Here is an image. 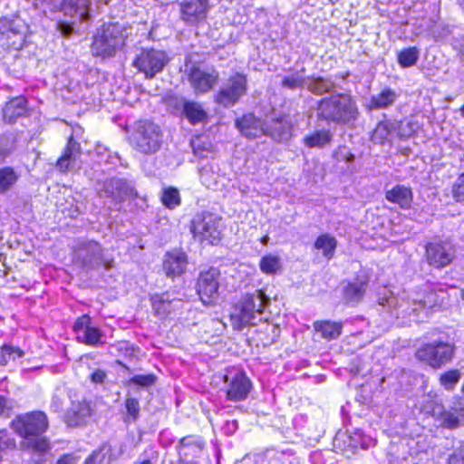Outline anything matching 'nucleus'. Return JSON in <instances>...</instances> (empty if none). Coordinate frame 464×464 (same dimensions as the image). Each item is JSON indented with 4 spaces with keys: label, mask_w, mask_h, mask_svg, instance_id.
I'll return each mask as SVG.
<instances>
[{
    "label": "nucleus",
    "mask_w": 464,
    "mask_h": 464,
    "mask_svg": "<svg viewBox=\"0 0 464 464\" xmlns=\"http://www.w3.org/2000/svg\"><path fill=\"white\" fill-rule=\"evenodd\" d=\"M12 425L15 432L25 439L24 448L37 453H44L50 449L46 439L40 437L48 428L44 412L33 411L20 415L13 420Z\"/></svg>",
    "instance_id": "obj_1"
},
{
    "label": "nucleus",
    "mask_w": 464,
    "mask_h": 464,
    "mask_svg": "<svg viewBox=\"0 0 464 464\" xmlns=\"http://www.w3.org/2000/svg\"><path fill=\"white\" fill-rule=\"evenodd\" d=\"M132 34V27L121 23H108L102 24L93 36L91 52L93 56L102 59L116 55L126 44Z\"/></svg>",
    "instance_id": "obj_2"
},
{
    "label": "nucleus",
    "mask_w": 464,
    "mask_h": 464,
    "mask_svg": "<svg viewBox=\"0 0 464 464\" xmlns=\"http://www.w3.org/2000/svg\"><path fill=\"white\" fill-rule=\"evenodd\" d=\"M269 304V298L262 290L246 295L230 312V322L235 330L240 331L250 324H256L261 320V315Z\"/></svg>",
    "instance_id": "obj_3"
},
{
    "label": "nucleus",
    "mask_w": 464,
    "mask_h": 464,
    "mask_svg": "<svg viewBox=\"0 0 464 464\" xmlns=\"http://www.w3.org/2000/svg\"><path fill=\"white\" fill-rule=\"evenodd\" d=\"M317 114L328 121L346 123L356 119L358 109L351 95L336 93L320 101Z\"/></svg>",
    "instance_id": "obj_4"
},
{
    "label": "nucleus",
    "mask_w": 464,
    "mask_h": 464,
    "mask_svg": "<svg viewBox=\"0 0 464 464\" xmlns=\"http://www.w3.org/2000/svg\"><path fill=\"white\" fill-rule=\"evenodd\" d=\"M223 228L222 218L209 212L197 214L189 226L196 241L211 246H216L221 241Z\"/></svg>",
    "instance_id": "obj_5"
},
{
    "label": "nucleus",
    "mask_w": 464,
    "mask_h": 464,
    "mask_svg": "<svg viewBox=\"0 0 464 464\" xmlns=\"http://www.w3.org/2000/svg\"><path fill=\"white\" fill-rule=\"evenodd\" d=\"M90 0H63L57 8L63 16L56 18V29L62 36L69 37L74 26L89 18Z\"/></svg>",
    "instance_id": "obj_6"
},
{
    "label": "nucleus",
    "mask_w": 464,
    "mask_h": 464,
    "mask_svg": "<svg viewBox=\"0 0 464 464\" xmlns=\"http://www.w3.org/2000/svg\"><path fill=\"white\" fill-rule=\"evenodd\" d=\"M236 127L241 134L247 139L258 138L264 134H268L276 140H284L290 136V125L282 121L274 122L273 129L269 130L264 127L260 119L248 113L236 121Z\"/></svg>",
    "instance_id": "obj_7"
},
{
    "label": "nucleus",
    "mask_w": 464,
    "mask_h": 464,
    "mask_svg": "<svg viewBox=\"0 0 464 464\" xmlns=\"http://www.w3.org/2000/svg\"><path fill=\"white\" fill-rule=\"evenodd\" d=\"M455 345L449 342L433 341L421 345L415 353L418 361L438 370L450 363L455 356Z\"/></svg>",
    "instance_id": "obj_8"
},
{
    "label": "nucleus",
    "mask_w": 464,
    "mask_h": 464,
    "mask_svg": "<svg viewBox=\"0 0 464 464\" xmlns=\"http://www.w3.org/2000/svg\"><path fill=\"white\" fill-rule=\"evenodd\" d=\"M130 145L138 151L150 154L156 152L161 143L160 128L148 121L136 123L135 130L130 137Z\"/></svg>",
    "instance_id": "obj_9"
},
{
    "label": "nucleus",
    "mask_w": 464,
    "mask_h": 464,
    "mask_svg": "<svg viewBox=\"0 0 464 464\" xmlns=\"http://www.w3.org/2000/svg\"><path fill=\"white\" fill-rule=\"evenodd\" d=\"M169 58L166 52L154 48L141 49L132 62V66L148 79L153 78L168 64Z\"/></svg>",
    "instance_id": "obj_10"
},
{
    "label": "nucleus",
    "mask_w": 464,
    "mask_h": 464,
    "mask_svg": "<svg viewBox=\"0 0 464 464\" xmlns=\"http://www.w3.org/2000/svg\"><path fill=\"white\" fill-rule=\"evenodd\" d=\"M247 92L246 76L237 72L231 75L215 95V102L224 108L237 104Z\"/></svg>",
    "instance_id": "obj_11"
},
{
    "label": "nucleus",
    "mask_w": 464,
    "mask_h": 464,
    "mask_svg": "<svg viewBox=\"0 0 464 464\" xmlns=\"http://www.w3.org/2000/svg\"><path fill=\"white\" fill-rule=\"evenodd\" d=\"M219 276L218 269L209 268L201 272L198 276L197 292L200 301L206 305L214 304L218 298Z\"/></svg>",
    "instance_id": "obj_12"
},
{
    "label": "nucleus",
    "mask_w": 464,
    "mask_h": 464,
    "mask_svg": "<svg viewBox=\"0 0 464 464\" xmlns=\"http://www.w3.org/2000/svg\"><path fill=\"white\" fill-rule=\"evenodd\" d=\"M227 387V398L229 401H240L245 400L250 390L251 382L242 372L234 370L225 375Z\"/></svg>",
    "instance_id": "obj_13"
},
{
    "label": "nucleus",
    "mask_w": 464,
    "mask_h": 464,
    "mask_svg": "<svg viewBox=\"0 0 464 464\" xmlns=\"http://www.w3.org/2000/svg\"><path fill=\"white\" fill-rule=\"evenodd\" d=\"M219 74L215 70H204L199 67L191 68L188 82L196 94L209 92L217 83Z\"/></svg>",
    "instance_id": "obj_14"
},
{
    "label": "nucleus",
    "mask_w": 464,
    "mask_h": 464,
    "mask_svg": "<svg viewBox=\"0 0 464 464\" xmlns=\"http://www.w3.org/2000/svg\"><path fill=\"white\" fill-rule=\"evenodd\" d=\"M455 256V252L448 243H430L426 246V257L430 266L442 268L449 266Z\"/></svg>",
    "instance_id": "obj_15"
},
{
    "label": "nucleus",
    "mask_w": 464,
    "mask_h": 464,
    "mask_svg": "<svg viewBox=\"0 0 464 464\" xmlns=\"http://www.w3.org/2000/svg\"><path fill=\"white\" fill-rule=\"evenodd\" d=\"M76 334V339L87 345L94 346L101 343V331L91 324V318L88 315H82L78 318L73 325Z\"/></svg>",
    "instance_id": "obj_16"
},
{
    "label": "nucleus",
    "mask_w": 464,
    "mask_h": 464,
    "mask_svg": "<svg viewBox=\"0 0 464 464\" xmlns=\"http://www.w3.org/2000/svg\"><path fill=\"white\" fill-rule=\"evenodd\" d=\"M24 24L20 20H0V41L5 40V34L10 32L13 37L6 44V48H13L18 50L24 46Z\"/></svg>",
    "instance_id": "obj_17"
},
{
    "label": "nucleus",
    "mask_w": 464,
    "mask_h": 464,
    "mask_svg": "<svg viewBox=\"0 0 464 464\" xmlns=\"http://www.w3.org/2000/svg\"><path fill=\"white\" fill-rule=\"evenodd\" d=\"M208 0H183L180 4L181 19L188 24H196L206 17Z\"/></svg>",
    "instance_id": "obj_18"
},
{
    "label": "nucleus",
    "mask_w": 464,
    "mask_h": 464,
    "mask_svg": "<svg viewBox=\"0 0 464 464\" xmlns=\"http://www.w3.org/2000/svg\"><path fill=\"white\" fill-rule=\"evenodd\" d=\"M104 193L116 201L137 197V192L127 181L121 179H111L104 183Z\"/></svg>",
    "instance_id": "obj_19"
},
{
    "label": "nucleus",
    "mask_w": 464,
    "mask_h": 464,
    "mask_svg": "<svg viewBox=\"0 0 464 464\" xmlns=\"http://www.w3.org/2000/svg\"><path fill=\"white\" fill-rule=\"evenodd\" d=\"M91 413V405L87 401H72L65 414V421L71 427L79 426L87 420Z\"/></svg>",
    "instance_id": "obj_20"
},
{
    "label": "nucleus",
    "mask_w": 464,
    "mask_h": 464,
    "mask_svg": "<svg viewBox=\"0 0 464 464\" xmlns=\"http://www.w3.org/2000/svg\"><path fill=\"white\" fill-rule=\"evenodd\" d=\"M187 265V255L184 252L172 251L166 255L163 266L167 276H177L184 273Z\"/></svg>",
    "instance_id": "obj_21"
},
{
    "label": "nucleus",
    "mask_w": 464,
    "mask_h": 464,
    "mask_svg": "<svg viewBox=\"0 0 464 464\" xmlns=\"http://www.w3.org/2000/svg\"><path fill=\"white\" fill-rule=\"evenodd\" d=\"M152 307L160 317L167 316L173 310L179 308L182 304V301L179 299H169L168 295H154L151 297Z\"/></svg>",
    "instance_id": "obj_22"
},
{
    "label": "nucleus",
    "mask_w": 464,
    "mask_h": 464,
    "mask_svg": "<svg viewBox=\"0 0 464 464\" xmlns=\"http://www.w3.org/2000/svg\"><path fill=\"white\" fill-rule=\"evenodd\" d=\"M314 329L322 338L331 341L341 335L343 324L339 322L317 321L314 323Z\"/></svg>",
    "instance_id": "obj_23"
},
{
    "label": "nucleus",
    "mask_w": 464,
    "mask_h": 464,
    "mask_svg": "<svg viewBox=\"0 0 464 464\" xmlns=\"http://www.w3.org/2000/svg\"><path fill=\"white\" fill-rule=\"evenodd\" d=\"M80 155V144L70 138L63 154L57 161V167L61 170H67L69 168L75 164V161Z\"/></svg>",
    "instance_id": "obj_24"
},
{
    "label": "nucleus",
    "mask_w": 464,
    "mask_h": 464,
    "mask_svg": "<svg viewBox=\"0 0 464 464\" xmlns=\"http://www.w3.org/2000/svg\"><path fill=\"white\" fill-rule=\"evenodd\" d=\"M398 94L390 88H384L380 93L372 95L366 104L369 110L384 109L392 105L397 99Z\"/></svg>",
    "instance_id": "obj_25"
},
{
    "label": "nucleus",
    "mask_w": 464,
    "mask_h": 464,
    "mask_svg": "<svg viewBox=\"0 0 464 464\" xmlns=\"http://www.w3.org/2000/svg\"><path fill=\"white\" fill-rule=\"evenodd\" d=\"M26 111V101L24 97H15L6 103L3 110L4 119L8 122H13L19 116L24 114Z\"/></svg>",
    "instance_id": "obj_26"
},
{
    "label": "nucleus",
    "mask_w": 464,
    "mask_h": 464,
    "mask_svg": "<svg viewBox=\"0 0 464 464\" xmlns=\"http://www.w3.org/2000/svg\"><path fill=\"white\" fill-rule=\"evenodd\" d=\"M337 242L335 237L328 234L319 236L314 242V248L322 252L326 259H331L334 256Z\"/></svg>",
    "instance_id": "obj_27"
},
{
    "label": "nucleus",
    "mask_w": 464,
    "mask_h": 464,
    "mask_svg": "<svg viewBox=\"0 0 464 464\" xmlns=\"http://www.w3.org/2000/svg\"><path fill=\"white\" fill-rule=\"evenodd\" d=\"M333 139V134L328 130H315L304 139V145L308 148H323L329 144Z\"/></svg>",
    "instance_id": "obj_28"
},
{
    "label": "nucleus",
    "mask_w": 464,
    "mask_h": 464,
    "mask_svg": "<svg viewBox=\"0 0 464 464\" xmlns=\"http://www.w3.org/2000/svg\"><path fill=\"white\" fill-rule=\"evenodd\" d=\"M183 113L191 124L202 122L207 113L202 106L195 102H185L183 104Z\"/></svg>",
    "instance_id": "obj_29"
},
{
    "label": "nucleus",
    "mask_w": 464,
    "mask_h": 464,
    "mask_svg": "<svg viewBox=\"0 0 464 464\" xmlns=\"http://www.w3.org/2000/svg\"><path fill=\"white\" fill-rule=\"evenodd\" d=\"M367 282L362 279H356L348 284L344 290V298L349 303H358L363 296Z\"/></svg>",
    "instance_id": "obj_30"
},
{
    "label": "nucleus",
    "mask_w": 464,
    "mask_h": 464,
    "mask_svg": "<svg viewBox=\"0 0 464 464\" xmlns=\"http://www.w3.org/2000/svg\"><path fill=\"white\" fill-rule=\"evenodd\" d=\"M19 179V174L11 167L0 169V194L10 190Z\"/></svg>",
    "instance_id": "obj_31"
},
{
    "label": "nucleus",
    "mask_w": 464,
    "mask_h": 464,
    "mask_svg": "<svg viewBox=\"0 0 464 464\" xmlns=\"http://www.w3.org/2000/svg\"><path fill=\"white\" fill-rule=\"evenodd\" d=\"M281 258L278 256L268 254L259 261V268L262 273L272 276L281 269Z\"/></svg>",
    "instance_id": "obj_32"
},
{
    "label": "nucleus",
    "mask_w": 464,
    "mask_h": 464,
    "mask_svg": "<svg viewBox=\"0 0 464 464\" xmlns=\"http://www.w3.org/2000/svg\"><path fill=\"white\" fill-rule=\"evenodd\" d=\"M160 200L163 206L169 209H174L181 204L179 191L174 187H168L163 188Z\"/></svg>",
    "instance_id": "obj_33"
},
{
    "label": "nucleus",
    "mask_w": 464,
    "mask_h": 464,
    "mask_svg": "<svg viewBox=\"0 0 464 464\" xmlns=\"http://www.w3.org/2000/svg\"><path fill=\"white\" fill-rule=\"evenodd\" d=\"M461 379V372L458 369H451L439 377V382L447 391H452Z\"/></svg>",
    "instance_id": "obj_34"
},
{
    "label": "nucleus",
    "mask_w": 464,
    "mask_h": 464,
    "mask_svg": "<svg viewBox=\"0 0 464 464\" xmlns=\"http://www.w3.org/2000/svg\"><path fill=\"white\" fill-rule=\"evenodd\" d=\"M416 298L412 299L414 304H418L420 308L427 306L432 307L439 303V295L436 292L425 289L422 293H417Z\"/></svg>",
    "instance_id": "obj_35"
},
{
    "label": "nucleus",
    "mask_w": 464,
    "mask_h": 464,
    "mask_svg": "<svg viewBox=\"0 0 464 464\" xmlns=\"http://www.w3.org/2000/svg\"><path fill=\"white\" fill-rule=\"evenodd\" d=\"M200 441L194 437L183 438L179 446L180 455H195L201 450Z\"/></svg>",
    "instance_id": "obj_36"
},
{
    "label": "nucleus",
    "mask_w": 464,
    "mask_h": 464,
    "mask_svg": "<svg viewBox=\"0 0 464 464\" xmlns=\"http://www.w3.org/2000/svg\"><path fill=\"white\" fill-rule=\"evenodd\" d=\"M393 130V124L390 121H381L377 124L372 134V140L375 143H383L388 140Z\"/></svg>",
    "instance_id": "obj_37"
},
{
    "label": "nucleus",
    "mask_w": 464,
    "mask_h": 464,
    "mask_svg": "<svg viewBox=\"0 0 464 464\" xmlns=\"http://www.w3.org/2000/svg\"><path fill=\"white\" fill-rule=\"evenodd\" d=\"M306 87L315 94H322L330 91L334 87V83L330 80L318 77L308 79Z\"/></svg>",
    "instance_id": "obj_38"
},
{
    "label": "nucleus",
    "mask_w": 464,
    "mask_h": 464,
    "mask_svg": "<svg viewBox=\"0 0 464 464\" xmlns=\"http://www.w3.org/2000/svg\"><path fill=\"white\" fill-rule=\"evenodd\" d=\"M23 355L24 352L18 347L5 344L1 347L0 364L6 365L9 362L15 361Z\"/></svg>",
    "instance_id": "obj_39"
},
{
    "label": "nucleus",
    "mask_w": 464,
    "mask_h": 464,
    "mask_svg": "<svg viewBox=\"0 0 464 464\" xmlns=\"http://www.w3.org/2000/svg\"><path fill=\"white\" fill-rule=\"evenodd\" d=\"M386 198L403 208L406 205V188L403 186H395L392 189L387 190Z\"/></svg>",
    "instance_id": "obj_40"
},
{
    "label": "nucleus",
    "mask_w": 464,
    "mask_h": 464,
    "mask_svg": "<svg viewBox=\"0 0 464 464\" xmlns=\"http://www.w3.org/2000/svg\"><path fill=\"white\" fill-rule=\"evenodd\" d=\"M282 85L290 90H295L306 86V81L302 72H296L290 75H286L282 80Z\"/></svg>",
    "instance_id": "obj_41"
},
{
    "label": "nucleus",
    "mask_w": 464,
    "mask_h": 464,
    "mask_svg": "<svg viewBox=\"0 0 464 464\" xmlns=\"http://www.w3.org/2000/svg\"><path fill=\"white\" fill-rule=\"evenodd\" d=\"M433 3L429 5L428 7H426V4L424 3V0H408V2H411V5H408V11L411 8L413 9V13H427L429 10H430L432 13L436 12L439 8L440 0H432Z\"/></svg>",
    "instance_id": "obj_42"
},
{
    "label": "nucleus",
    "mask_w": 464,
    "mask_h": 464,
    "mask_svg": "<svg viewBox=\"0 0 464 464\" xmlns=\"http://www.w3.org/2000/svg\"><path fill=\"white\" fill-rule=\"evenodd\" d=\"M201 183L208 188L217 189L216 175L211 167L204 166L199 169Z\"/></svg>",
    "instance_id": "obj_43"
},
{
    "label": "nucleus",
    "mask_w": 464,
    "mask_h": 464,
    "mask_svg": "<svg viewBox=\"0 0 464 464\" xmlns=\"http://www.w3.org/2000/svg\"><path fill=\"white\" fill-rule=\"evenodd\" d=\"M440 421L443 427L455 429L460 425L462 418L455 412L444 411L440 413Z\"/></svg>",
    "instance_id": "obj_44"
},
{
    "label": "nucleus",
    "mask_w": 464,
    "mask_h": 464,
    "mask_svg": "<svg viewBox=\"0 0 464 464\" xmlns=\"http://www.w3.org/2000/svg\"><path fill=\"white\" fill-rule=\"evenodd\" d=\"M156 382V377L153 374H139L135 375L129 381L130 383L140 386V387H150Z\"/></svg>",
    "instance_id": "obj_45"
},
{
    "label": "nucleus",
    "mask_w": 464,
    "mask_h": 464,
    "mask_svg": "<svg viewBox=\"0 0 464 464\" xmlns=\"http://www.w3.org/2000/svg\"><path fill=\"white\" fill-rule=\"evenodd\" d=\"M125 408L128 414V419L136 420L140 413V403L137 399L128 398L125 401Z\"/></svg>",
    "instance_id": "obj_46"
},
{
    "label": "nucleus",
    "mask_w": 464,
    "mask_h": 464,
    "mask_svg": "<svg viewBox=\"0 0 464 464\" xmlns=\"http://www.w3.org/2000/svg\"><path fill=\"white\" fill-rule=\"evenodd\" d=\"M452 197L457 202L464 200V173L461 174L453 184Z\"/></svg>",
    "instance_id": "obj_47"
},
{
    "label": "nucleus",
    "mask_w": 464,
    "mask_h": 464,
    "mask_svg": "<svg viewBox=\"0 0 464 464\" xmlns=\"http://www.w3.org/2000/svg\"><path fill=\"white\" fill-rule=\"evenodd\" d=\"M337 160L338 161H344L348 164L347 170L353 171V168L351 167V164L354 160V156L347 150H340L339 152H337Z\"/></svg>",
    "instance_id": "obj_48"
},
{
    "label": "nucleus",
    "mask_w": 464,
    "mask_h": 464,
    "mask_svg": "<svg viewBox=\"0 0 464 464\" xmlns=\"http://www.w3.org/2000/svg\"><path fill=\"white\" fill-rule=\"evenodd\" d=\"M85 249L90 252V256H84V263L92 262V258L101 253V246L95 242H89L85 245Z\"/></svg>",
    "instance_id": "obj_49"
},
{
    "label": "nucleus",
    "mask_w": 464,
    "mask_h": 464,
    "mask_svg": "<svg viewBox=\"0 0 464 464\" xmlns=\"http://www.w3.org/2000/svg\"><path fill=\"white\" fill-rule=\"evenodd\" d=\"M449 464H464V446L449 458Z\"/></svg>",
    "instance_id": "obj_50"
},
{
    "label": "nucleus",
    "mask_w": 464,
    "mask_h": 464,
    "mask_svg": "<svg viewBox=\"0 0 464 464\" xmlns=\"http://www.w3.org/2000/svg\"><path fill=\"white\" fill-rule=\"evenodd\" d=\"M419 58V51L415 48H408V67L416 63Z\"/></svg>",
    "instance_id": "obj_51"
},
{
    "label": "nucleus",
    "mask_w": 464,
    "mask_h": 464,
    "mask_svg": "<svg viewBox=\"0 0 464 464\" xmlns=\"http://www.w3.org/2000/svg\"><path fill=\"white\" fill-rule=\"evenodd\" d=\"M105 377L106 374L103 371L97 370L91 375V380L94 383H102Z\"/></svg>",
    "instance_id": "obj_52"
},
{
    "label": "nucleus",
    "mask_w": 464,
    "mask_h": 464,
    "mask_svg": "<svg viewBox=\"0 0 464 464\" xmlns=\"http://www.w3.org/2000/svg\"><path fill=\"white\" fill-rule=\"evenodd\" d=\"M398 62L402 68L406 67V51L402 50L398 56Z\"/></svg>",
    "instance_id": "obj_53"
},
{
    "label": "nucleus",
    "mask_w": 464,
    "mask_h": 464,
    "mask_svg": "<svg viewBox=\"0 0 464 464\" xmlns=\"http://www.w3.org/2000/svg\"><path fill=\"white\" fill-rule=\"evenodd\" d=\"M52 408L54 411H59L62 409V403L58 400L57 396L53 398Z\"/></svg>",
    "instance_id": "obj_54"
},
{
    "label": "nucleus",
    "mask_w": 464,
    "mask_h": 464,
    "mask_svg": "<svg viewBox=\"0 0 464 464\" xmlns=\"http://www.w3.org/2000/svg\"><path fill=\"white\" fill-rule=\"evenodd\" d=\"M12 37H13V34H10V32H8L7 34H5V40L4 41H0V43L2 44L3 46L6 47V44H8V41Z\"/></svg>",
    "instance_id": "obj_55"
},
{
    "label": "nucleus",
    "mask_w": 464,
    "mask_h": 464,
    "mask_svg": "<svg viewBox=\"0 0 464 464\" xmlns=\"http://www.w3.org/2000/svg\"><path fill=\"white\" fill-rule=\"evenodd\" d=\"M5 406H6L5 399L0 395V414L3 412Z\"/></svg>",
    "instance_id": "obj_56"
},
{
    "label": "nucleus",
    "mask_w": 464,
    "mask_h": 464,
    "mask_svg": "<svg viewBox=\"0 0 464 464\" xmlns=\"http://www.w3.org/2000/svg\"><path fill=\"white\" fill-rule=\"evenodd\" d=\"M96 458V455L95 454H92L86 460H85V463L86 464H90L91 462H92L94 460V459Z\"/></svg>",
    "instance_id": "obj_57"
},
{
    "label": "nucleus",
    "mask_w": 464,
    "mask_h": 464,
    "mask_svg": "<svg viewBox=\"0 0 464 464\" xmlns=\"http://www.w3.org/2000/svg\"><path fill=\"white\" fill-rule=\"evenodd\" d=\"M7 153H8L7 151H1L0 150V161L4 160V159L5 158Z\"/></svg>",
    "instance_id": "obj_58"
},
{
    "label": "nucleus",
    "mask_w": 464,
    "mask_h": 464,
    "mask_svg": "<svg viewBox=\"0 0 464 464\" xmlns=\"http://www.w3.org/2000/svg\"><path fill=\"white\" fill-rule=\"evenodd\" d=\"M459 111H460L461 116L464 118V104H463V105H462V107L459 109Z\"/></svg>",
    "instance_id": "obj_59"
},
{
    "label": "nucleus",
    "mask_w": 464,
    "mask_h": 464,
    "mask_svg": "<svg viewBox=\"0 0 464 464\" xmlns=\"http://www.w3.org/2000/svg\"><path fill=\"white\" fill-rule=\"evenodd\" d=\"M36 2H41V3H44V2H47L48 0H35ZM34 5L37 7L38 6V3H35Z\"/></svg>",
    "instance_id": "obj_60"
},
{
    "label": "nucleus",
    "mask_w": 464,
    "mask_h": 464,
    "mask_svg": "<svg viewBox=\"0 0 464 464\" xmlns=\"http://www.w3.org/2000/svg\"><path fill=\"white\" fill-rule=\"evenodd\" d=\"M214 322H215L217 324H219V325H221L222 327H224V324H223L220 321L217 320V321H214Z\"/></svg>",
    "instance_id": "obj_61"
},
{
    "label": "nucleus",
    "mask_w": 464,
    "mask_h": 464,
    "mask_svg": "<svg viewBox=\"0 0 464 464\" xmlns=\"http://www.w3.org/2000/svg\"><path fill=\"white\" fill-rule=\"evenodd\" d=\"M267 239H268V237H264V238L262 239V243H263V244H266V241H267Z\"/></svg>",
    "instance_id": "obj_62"
},
{
    "label": "nucleus",
    "mask_w": 464,
    "mask_h": 464,
    "mask_svg": "<svg viewBox=\"0 0 464 464\" xmlns=\"http://www.w3.org/2000/svg\"><path fill=\"white\" fill-rule=\"evenodd\" d=\"M82 249H79L78 252H77V255H78L79 257L82 256Z\"/></svg>",
    "instance_id": "obj_63"
},
{
    "label": "nucleus",
    "mask_w": 464,
    "mask_h": 464,
    "mask_svg": "<svg viewBox=\"0 0 464 464\" xmlns=\"http://www.w3.org/2000/svg\"><path fill=\"white\" fill-rule=\"evenodd\" d=\"M461 298L464 301V289L461 291Z\"/></svg>",
    "instance_id": "obj_64"
}]
</instances>
